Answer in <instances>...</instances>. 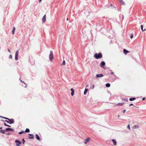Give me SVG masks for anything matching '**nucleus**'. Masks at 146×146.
<instances>
[{
    "instance_id": "nucleus-29",
    "label": "nucleus",
    "mask_w": 146,
    "mask_h": 146,
    "mask_svg": "<svg viewBox=\"0 0 146 146\" xmlns=\"http://www.w3.org/2000/svg\"><path fill=\"white\" fill-rule=\"evenodd\" d=\"M4 125L5 126H7V127H11V126L10 125L7 124L5 123H4Z\"/></svg>"
},
{
    "instance_id": "nucleus-37",
    "label": "nucleus",
    "mask_w": 146,
    "mask_h": 146,
    "mask_svg": "<svg viewBox=\"0 0 146 146\" xmlns=\"http://www.w3.org/2000/svg\"><path fill=\"white\" fill-rule=\"evenodd\" d=\"M94 85H93L92 86V89H93L94 88Z\"/></svg>"
},
{
    "instance_id": "nucleus-6",
    "label": "nucleus",
    "mask_w": 146,
    "mask_h": 146,
    "mask_svg": "<svg viewBox=\"0 0 146 146\" xmlns=\"http://www.w3.org/2000/svg\"><path fill=\"white\" fill-rule=\"evenodd\" d=\"M104 76L102 74H97L96 75V77L97 78L99 77H102Z\"/></svg>"
},
{
    "instance_id": "nucleus-9",
    "label": "nucleus",
    "mask_w": 146,
    "mask_h": 146,
    "mask_svg": "<svg viewBox=\"0 0 146 146\" xmlns=\"http://www.w3.org/2000/svg\"><path fill=\"white\" fill-rule=\"evenodd\" d=\"M6 131H13L14 129L12 128H7L6 129Z\"/></svg>"
},
{
    "instance_id": "nucleus-35",
    "label": "nucleus",
    "mask_w": 146,
    "mask_h": 146,
    "mask_svg": "<svg viewBox=\"0 0 146 146\" xmlns=\"http://www.w3.org/2000/svg\"><path fill=\"white\" fill-rule=\"evenodd\" d=\"M133 35H131V36H130V38H133Z\"/></svg>"
},
{
    "instance_id": "nucleus-25",
    "label": "nucleus",
    "mask_w": 146,
    "mask_h": 146,
    "mask_svg": "<svg viewBox=\"0 0 146 146\" xmlns=\"http://www.w3.org/2000/svg\"><path fill=\"white\" fill-rule=\"evenodd\" d=\"M0 117L3 118L5 119L8 120H9L10 119H9L8 118L6 117H2V116H0Z\"/></svg>"
},
{
    "instance_id": "nucleus-5",
    "label": "nucleus",
    "mask_w": 146,
    "mask_h": 146,
    "mask_svg": "<svg viewBox=\"0 0 146 146\" xmlns=\"http://www.w3.org/2000/svg\"><path fill=\"white\" fill-rule=\"evenodd\" d=\"M90 137H88L87 138H86V139L85 140L84 142V143L85 144H86L87 143H88V142H89L90 141Z\"/></svg>"
},
{
    "instance_id": "nucleus-10",
    "label": "nucleus",
    "mask_w": 146,
    "mask_h": 146,
    "mask_svg": "<svg viewBox=\"0 0 146 146\" xmlns=\"http://www.w3.org/2000/svg\"><path fill=\"white\" fill-rule=\"evenodd\" d=\"M112 141L113 142L114 145H115L117 144V142L116 141L115 139H113L112 140Z\"/></svg>"
},
{
    "instance_id": "nucleus-7",
    "label": "nucleus",
    "mask_w": 146,
    "mask_h": 146,
    "mask_svg": "<svg viewBox=\"0 0 146 146\" xmlns=\"http://www.w3.org/2000/svg\"><path fill=\"white\" fill-rule=\"evenodd\" d=\"M46 20V15H45L42 18V21L43 23H44Z\"/></svg>"
},
{
    "instance_id": "nucleus-16",
    "label": "nucleus",
    "mask_w": 146,
    "mask_h": 146,
    "mask_svg": "<svg viewBox=\"0 0 146 146\" xmlns=\"http://www.w3.org/2000/svg\"><path fill=\"white\" fill-rule=\"evenodd\" d=\"M29 135L31 136V137H29L30 139H33L34 138V136L33 135L31 134H29Z\"/></svg>"
},
{
    "instance_id": "nucleus-17",
    "label": "nucleus",
    "mask_w": 146,
    "mask_h": 146,
    "mask_svg": "<svg viewBox=\"0 0 146 146\" xmlns=\"http://www.w3.org/2000/svg\"><path fill=\"white\" fill-rule=\"evenodd\" d=\"M88 91V89L86 88L85 90L84 91V95L86 94L87 93V92Z\"/></svg>"
},
{
    "instance_id": "nucleus-45",
    "label": "nucleus",
    "mask_w": 146,
    "mask_h": 146,
    "mask_svg": "<svg viewBox=\"0 0 146 146\" xmlns=\"http://www.w3.org/2000/svg\"><path fill=\"white\" fill-rule=\"evenodd\" d=\"M42 0H39V2H40Z\"/></svg>"
},
{
    "instance_id": "nucleus-44",
    "label": "nucleus",
    "mask_w": 146,
    "mask_h": 146,
    "mask_svg": "<svg viewBox=\"0 0 146 146\" xmlns=\"http://www.w3.org/2000/svg\"><path fill=\"white\" fill-rule=\"evenodd\" d=\"M113 74V72H112L111 73V74Z\"/></svg>"
},
{
    "instance_id": "nucleus-15",
    "label": "nucleus",
    "mask_w": 146,
    "mask_h": 146,
    "mask_svg": "<svg viewBox=\"0 0 146 146\" xmlns=\"http://www.w3.org/2000/svg\"><path fill=\"white\" fill-rule=\"evenodd\" d=\"M120 2V3L122 5H124V3L123 1V0H119Z\"/></svg>"
},
{
    "instance_id": "nucleus-4",
    "label": "nucleus",
    "mask_w": 146,
    "mask_h": 146,
    "mask_svg": "<svg viewBox=\"0 0 146 146\" xmlns=\"http://www.w3.org/2000/svg\"><path fill=\"white\" fill-rule=\"evenodd\" d=\"M105 65V62L104 61H102L101 62L100 64V66L101 67L104 68L105 66H104Z\"/></svg>"
},
{
    "instance_id": "nucleus-3",
    "label": "nucleus",
    "mask_w": 146,
    "mask_h": 146,
    "mask_svg": "<svg viewBox=\"0 0 146 146\" xmlns=\"http://www.w3.org/2000/svg\"><path fill=\"white\" fill-rule=\"evenodd\" d=\"M19 54V51L18 50H17L16 51L15 54V60H18V54Z\"/></svg>"
},
{
    "instance_id": "nucleus-26",
    "label": "nucleus",
    "mask_w": 146,
    "mask_h": 146,
    "mask_svg": "<svg viewBox=\"0 0 146 146\" xmlns=\"http://www.w3.org/2000/svg\"><path fill=\"white\" fill-rule=\"evenodd\" d=\"M141 30H142V31H145V29H144V30H143V25H141Z\"/></svg>"
},
{
    "instance_id": "nucleus-43",
    "label": "nucleus",
    "mask_w": 146,
    "mask_h": 146,
    "mask_svg": "<svg viewBox=\"0 0 146 146\" xmlns=\"http://www.w3.org/2000/svg\"><path fill=\"white\" fill-rule=\"evenodd\" d=\"M88 86V84H87L86 86V88Z\"/></svg>"
},
{
    "instance_id": "nucleus-39",
    "label": "nucleus",
    "mask_w": 146,
    "mask_h": 146,
    "mask_svg": "<svg viewBox=\"0 0 146 146\" xmlns=\"http://www.w3.org/2000/svg\"><path fill=\"white\" fill-rule=\"evenodd\" d=\"M5 121L8 123H9V122L7 120H5Z\"/></svg>"
},
{
    "instance_id": "nucleus-31",
    "label": "nucleus",
    "mask_w": 146,
    "mask_h": 146,
    "mask_svg": "<svg viewBox=\"0 0 146 146\" xmlns=\"http://www.w3.org/2000/svg\"><path fill=\"white\" fill-rule=\"evenodd\" d=\"M122 100H123V101H126V102H128V100L127 99H122Z\"/></svg>"
},
{
    "instance_id": "nucleus-12",
    "label": "nucleus",
    "mask_w": 146,
    "mask_h": 146,
    "mask_svg": "<svg viewBox=\"0 0 146 146\" xmlns=\"http://www.w3.org/2000/svg\"><path fill=\"white\" fill-rule=\"evenodd\" d=\"M70 90L72 92L71 93V95L72 96L74 94V90L73 88H71Z\"/></svg>"
},
{
    "instance_id": "nucleus-47",
    "label": "nucleus",
    "mask_w": 146,
    "mask_h": 146,
    "mask_svg": "<svg viewBox=\"0 0 146 146\" xmlns=\"http://www.w3.org/2000/svg\"><path fill=\"white\" fill-rule=\"evenodd\" d=\"M1 128H2V127H1V128H0V129H1Z\"/></svg>"
},
{
    "instance_id": "nucleus-30",
    "label": "nucleus",
    "mask_w": 146,
    "mask_h": 146,
    "mask_svg": "<svg viewBox=\"0 0 146 146\" xmlns=\"http://www.w3.org/2000/svg\"><path fill=\"white\" fill-rule=\"evenodd\" d=\"M24 131H22L19 133V134H21L22 133H24Z\"/></svg>"
},
{
    "instance_id": "nucleus-41",
    "label": "nucleus",
    "mask_w": 146,
    "mask_h": 146,
    "mask_svg": "<svg viewBox=\"0 0 146 146\" xmlns=\"http://www.w3.org/2000/svg\"><path fill=\"white\" fill-rule=\"evenodd\" d=\"M145 98H143V99H142V100H143H143H145Z\"/></svg>"
},
{
    "instance_id": "nucleus-42",
    "label": "nucleus",
    "mask_w": 146,
    "mask_h": 146,
    "mask_svg": "<svg viewBox=\"0 0 146 146\" xmlns=\"http://www.w3.org/2000/svg\"><path fill=\"white\" fill-rule=\"evenodd\" d=\"M125 111H126L125 110H123V113H125Z\"/></svg>"
},
{
    "instance_id": "nucleus-1",
    "label": "nucleus",
    "mask_w": 146,
    "mask_h": 146,
    "mask_svg": "<svg viewBox=\"0 0 146 146\" xmlns=\"http://www.w3.org/2000/svg\"><path fill=\"white\" fill-rule=\"evenodd\" d=\"M94 57L96 59H98L102 58V55L101 53H99L98 54L96 53L94 55Z\"/></svg>"
},
{
    "instance_id": "nucleus-24",
    "label": "nucleus",
    "mask_w": 146,
    "mask_h": 146,
    "mask_svg": "<svg viewBox=\"0 0 146 146\" xmlns=\"http://www.w3.org/2000/svg\"><path fill=\"white\" fill-rule=\"evenodd\" d=\"M124 104V103H119L117 104V105L118 106H122Z\"/></svg>"
},
{
    "instance_id": "nucleus-20",
    "label": "nucleus",
    "mask_w": 146,
    "mask_h": 146,
    "mask_svg": "<svg viewBox=\"0 0 146 146\" xmlns=\"http://www.w3.org/2000/svg\"><path fill=\"white\" fill-rule=\"evenodd\" d=\"M30 131V130L29 129L27 128L25 131V132L26 133L29 132Z\"/></svg>"
},
{
    "instance_id": "nucleus-18",
    "label": "nucleus",
    "mask_w": 146,
    "mask_h": 146,
    "mask_svg": "<svg viewBox=\"0 0 146 146\" xmlns=\"http://www.w3.org/2000/svg\"><path fill=\"white\" fill-rule=\"evenodd\" d=\"M6 131V130H3L1 129L0 131V132L4 134L5 133V132Z\"/></svg>"
},
{
    "instance_id": "nucleus-48",
    "label": "nucleus",
    "mask_w": 146,
    "mask_h": 146,
    "mask_svg": "<svg viewBox=\"0 0 146 146\" xmlns=\"http://www.w3.org/2000/svg\"><path fill=\"white\" fill-rule=\"evenodd\" d=\"M67 20H68V18H67Z\"/></svg>"
},
{
    "instance_id": "nucleus-2",
    "label": "nucleus",
    "mask_w": 146,
    "mask_h": 146,
    "mask_svg": "<svg viewBox=\"0 0 146 146\" xmlns=\"http://www.w3.org/2000/svg\"><path fill=\"white\" fill-rule=\"evenodd\" d=\"M53 52L52 51H50L49 55V59L50 61H52L53 59Z\"/></svg>"
},
{
    "instance_id": "nucleus-23",
    "label": "nucleus",
    "mask_w": 146,
    "mask_h": 146,
    "mask_svg": "<svg viewBox=\"0 0 146 146\" xmlns=\"http://www.w3.org/2000/svg\"><path fill=\"white\" fill-rule=\"evenodd\" d=\"M139 127L138 125H134L133 127V128L134 129L137 128Z\"/></svg>"
},
{
    "instance_id": "nucleus-19",
    "label": "nucleus",
    "mask_w": 146,
    "mask_h": 146,
    "mask_svg": "<svg viewBox=\"0 0 146 146\" xmlns=\"http://www.w3.org/2000/svg\"><path fill=\"white\" fill-rule=\"evenodd\" d=\"M135 99H136V98H130L129 99V100L130 101H132L133 100H135Z\"/></svg>"
},
{
    "instance_id": "nucleus-11",
    "label": "nucleus",
    "mask_w": 146,
    "mask_h": 146,
    "mask_svg": "<svg viewBox=\"0 0 146 146\" xmlns=\"http://www.w3.org/2000/svg\"><path fill=\"white\" fill-rule=\"evenodd\" d=\"M9 123L10 124L13 123H14V121L13 119H9Z\"/></svg>"
},
{
    "instance_id": "nucleus-21",
    "label": "nucleus",
    "mask_w": 146,
    "mask_h": 146,
    "mask_svg": "<svg viewBox=\"0 0 146 146\" xmlns=\"http://www.w3.org/2000/svg\"><path fill=\"white\" fill-rule=\"evenodd\" d=\"M15 142L16 143H19V144H21V142L19 140H15Z\"/></svg>"
},
{
    "instance_id": "nucleus-34",
    "label": "nucleus",
    "mask_w": 146,
    "mask_h": 146,
    "mask_svg": "<svg viewBox=\"0 0 146 146\" xmlns=\"http://www.w3.org/2000/svg\"><path fill=\"white\" fill-rule=\"evenodd\" d=\"M22 141H23V143L24 144L25 142V141L24 140V139H22Z\"/></svg>"
},
{
    "instance_id": "nucleus-32",
    "label": "nucleus",
    "mask_w": 146,
    "mask_h": 146,
    "mask_svg": "<svg viewBox=\"0 0 146 146\" xmlns=\"http://www.w3.org/2000/svg\"><path fill=\"white\" fill-rule=\"evenodd\" d=\"M127 128L129 129L130 130V127L129 126V125H128L127 126Z\"/></svg>"
},
{
    "instance_id": "nucleus-14",
    "label": "nucleus",
    "mask_w": 146,
    "mask_h": 146,
    "mask_svg": "<svg viewBox=\"0 0 146 146\" xmlns=\"http://www.w3.org/2000/svg\"><path fill=\"white\" fill-rule=\"evenodd\" d=\"M15 27H13V29L12 31V33L13 35H14V34L15 31Z\"/></svg>"
},
{
    "instance_id": "nucleus-27",
    "label": "nucleus",
    "mask_w": 146,
    "mask_h": 146,
    "mask_svg": "<svg viewBox=\"0 0 146 146\" xmlns=\"http://www.w3.org/2000/svg\"><path fill=\"white\" fill-rule=\"evenodd\" d=\"M62 65H65V61L64 60L63 61Z\"/></svg>"
},
{
    "instance_id": "nucleus-40",
    "label": "nucleus",
    "mask_w": 146,
    "mask_h": 146,
    "mask_svg": "<svg viewBox=\"0 0 146 146\" xmlns=\"http://www.w3.org/2000/svg\"><path fill=\"white\" fill-rule=\"evenodd\" d=\"M16 145L17 146H20V145L17 144H16Z\"/></svg>"
},
{
    "instance_id": "nucleus-22",
    "label": "nucleus",
    "mask_w": 146,
    "mask_h": 146,
    "mask_svg": "<svg viewBox=\"0 0 146 146\" xmlns=\"http://www.w3.org/2000/svg\"><path fill=\"white\" fill-rule=\"evenodd\" d=\"M106 87H109L110 86V84L109 83L106 84Z\"/></svg>"
},
{
    "instance_id": "nucleus-28",
    "label": "nucleus",
    "mask_w": 146,
    "mask_h": 146,
    "mask_svg": "<svg viewBox=\"0 0 146 146\" xmlns=\"http://www.w3.org/2000/svg\"><path fill=\"white\" fill-rule=\"evenodd\" d=\"M21 82H22V83H23V84H25L26 85V84L22 80H21ZM27 87V86L26 85V86H25V88H26Z\"/></svg>"
},
{
    "instance_id": "nucleus-13",
    "label": "nucleus",
    "mask_w": 146,
    "mask_h": 146,
    "mask_svg": "<svg viewBox=\"0 0 146 146\" xmlns=\"http://www.w3.org/2000/svg\"><path fill=\"white\" fill-rule=\"evenodd\" d=\"M36 138L38 140L40 141V138L37 134H36L35 135Z\"/></svg>"
},
{
    "instance_id": "nucleus-36",
    "label": "nucleus",
    "mask_w": 146,
    "mask_h": 146,
    "mask_svg": "<svg viewBox=\"0 0 146 146\" xmlns=\"http://www.w3.org/2000/svg\"><path fill=\"white\" fill-rule=\"evenodd\" d=\"M8 50L9 52L10 53H11V51L9 49H8Z\"/></svg>"
},
{
    "instance_id": "nucleus-33",
    "label": "nucleus",
    "mask_w": 146,
    "mask_h": 146,
    "mask_svg": "<svg viewBox=\"0 0 146 146\" xmlns=\"http://www.w3.org/2000/svg\"><path fill=\"white\" fill-rule=\"evenodd\" d=\"M9 58L11 59L12 58V56L11 55H10L9 56Z\"/></svg>"
},
{
    "instance_id": "nucleus-38",
    "label": "nucleus",
    "mask_w": 146,
    "mask_h": 146,
    "mask_svg": "<svg viewBox=\"0 0 146 146\" xmlns=\"http://www.w3.org/2000/svg\"><path fill=\"white\" fill-rule=\"evenodd\" d=\"M133 105V104H130L129 105V106H132V105Z\"/></svg>"
},
{
    "instance_id": "nucleus-46",
    "label": "nucleus",
    "mask_w": 146,
    "mask_h": 146,
    "mask_svg": "<svg viewBox=\"0 0 146 146\" xmlns=\"http://www.w3.org/2000/svg\"><path fill=\"white\" fill-rule=\"evenodd\" d=\"M118 117H119V115H118Z\"/></svg>"
},
{
    "instance_id": "nucleus-8",
    "label": "nucleus",
    "mask_w": 146,
    "mask_h": 146,
    "mask_svg": "<svg viewBox=\"0 0 146 146\" xmlns=\"http://www.w3.org/2000/svg\"><path fill=\"white\" fill-rule=\"evenodd\" d=\"M123 51L125 54V55H126L127 53H129V51L127 50H126L125 49H123Z\"/></svg>"
}]
</instances>
